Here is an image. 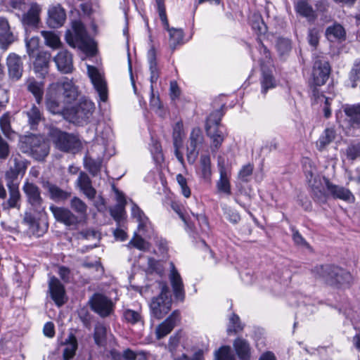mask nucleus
Returning a JSON list of instances; mask_svg holds the SVG:
<instances>
[{
    "mask_svg": "<svg viewBox=\"0 0 360 360\" xmlns=\"http://www.w3.org/2000/svg\"><path fill=\"white\" fill-rule=\"evenodd\" d=\"M77 88L72 79L62 77L56 82L50 84L46 94V106L53 114L63 115L68 109V105L77 96Z\"/></svg>",
    "mask_w": 360,
    "mask_h": 360,
    "instance_id": "f257e3e1",
    "label": "nucleus"
},
{
    "mask_svg": "<svg viewBox=\"0 0 360 360\" xmlns=\"http://www.w3.org/2000/svg\"><path fill=\"white\" fill-rule=\"evenodd\" d=\"M72 29L73 32L68 31L65 34L67 43L74 48L77 47L87 56L95 55L97 51L96 44L87 35L84 25L79 21L74 22Z\"/></svg>",
    "mask_w": 360,
    "mask_h": 360,
    "instance_id": "f03ea898",
    "label": "nucleus"
},
{
    "mask_svg": "<svg viewBox=\"0 0 360 360\" xmlns=\"http://www.w3.org/2000/svg\"><path fill=\"white\" fill-rule=\"evenodd\" d=\"M114 198L117 202L116 207H114V221L117 224V227L114 230V238L117 240L124 241L128 238L126 226L125 205L127 203L124 194L114 187Z\"/></svg>",
    "mask_w": 360,
    "mask_h": 360,
    "instance_id": "7ed1b4c3",
    "label": "nucleus"
},
{
    "mask_svg": "<svg viewBox=\"0 0 360 360\" xmlns=\"http://www.w3.org/2000/svg\"><path fill=\"white\" fill-rule=\"evenodd\" d=\"M94 110V103L84 99L76 105L68 108L65 113V119L75 124H83L89 121Z\"/></svg>",
    "mask_w": 360,
    "mask_h": 360,
    "instance_id": "20e7f679",
    "label": "nucleus"
},
{
    "mask_svg": "<svg viewBox=\"0 0 360 360\" xmlns=\"http://www.w3.org/2000/svg\"><path fill=\"white\" fill-rule=\"evenodd\" d=\"M50 137L56 147L61 151L75 153L81 148V142L76 136L58 129H51Z\"/></svg>",
    "mask_w": 360,
    "mask_h": 360,
    "instance_id": "39448f33",
    "label": "nucleus"
},
{
    "mask_svg": "<svg viewBox=\"0 0 360 360\" xmlns=\"http://www.w3.org/2000/svg\"><path fill=\"white\" fill-rule=\"evenodd\" d=\"M160 295L154 297L150 304L151 314L155 318L160 319L165 316L170 310L172 300L169 296V288L166 283H161Z\"/></svg>",
    "mask_w": 360,
    "mask_h": 360,
    "instance_id": "423d86ee",
    "label": "nucleus"
},
{
    "mask_svg": "<svg viewBox=\"0 0 360 360\" xmlns=\"http://www.w3.org/2000/svg\"><path fill=\"white\" fill-rule=\"evenodd\" d=\"M22 191L26 195L27 201L30 205L31 210L39 214L44 212L45 206L39 188L34 184L26 181L22 186Z\"/></svg>",
    "mask_w": 360,
    "mask_h": 360,
    "instance_id": "0eeeda50",
    "label": "nucleus"
},
{
    "mask_svg": "<svg viewBox=\"0 0 360 360\" xmlns=\"http://www.w3.org/2000/svg\"><path fill=\"white\" fill-rule=\"evenodd\" d=\"M331 68L327 60L319 56L316 58L312 70V82L315 86H322L328 79Z\"/></svg>",
    "mask_w": 360,
    "mask_h": 360,
    "instance_id": "6e6552de",
    "label": "nucleus"
},
{
    "mask_svg": "<svg viewBox=\"0 0 360 360\" xmlns=\"http://www.w3.org/2000/svg\"><path fill=\"white\" fill-rule=\"evenodd\" d=\"M186 148V158L190 164H193L199 153L198 148L204 143V136L200 127L192 129Z\"/></svg>",
    "mask_w": 360,
    "mask_h": 360,
    "instance_id": "1a4fd4ad",
    "label": "nucleus"
},
{
    "mask_svg": "<svg viewBox=\"0 0 360 360\" xmlns=\"http://www.w3.org/2000/svg\"><path fill=\"white\" fill-rule=\"evenodd\" d=\"M87 74L91 82L98 94L100 101L105 102L108 98L106 82L102 72L96 67L86 65Z\"/></svg>",
    "mask_w": 360,
    "mask_h": 360,
    "instance_id": "9d476101",
    "label": "nucleus"
},
{
    "mask_svg": "<svg viewBox=\"0 0 360 360\" xmlns=\"http://www.w3.org/2000/svg\"><path fill=\"white\" fill-rule=\"evenodd\" d=\"M27 143L30 145L31 155L36 160H43L49 154V146L42 138L31 136L27 139Z\"/></svg>",
    "mask_w": 360,
    "mask_h": 360,
    "instance_id": "9b49d317",
    "label": "nucleus"
},
{
    "mask_svg": "<svg viewBox=\"0 0 360 360\" xmlns=\"http://www.w3.org/2000/svg\"><path fill=\"white\" fill-rule=\"evenodd\" d=\"M218 167L220 176L217 182V191L229 195L231 193L229 181L231 172L226 167L224 160L221 157L218 158Z\"/></svg>",
    "mask_w": 360,
    "mask_h": 360,
    "instance_id": "f8f14e48",
    "label": "nucleus"
},
{
    "mask_svg": "<svg viewBox=\"0 0 360 360\" xmlns=\"http://www.w3.org/2000/svg\"><path fill=\"white\" fill-rule=\"evenodd\" d=\"M50 210L58 221L62 222L66 226H75L80 221L79 217L68 208L51 205Z\"/></svg>",
    "mask_w": 360,
    "mask_h": 360,
    "instance_id": "ddd939ff",
    "label": "nucleus"
},
{
    "mask_svg": "<svg viewBox=\"0 0 360 360\" xmlns=\"http://www.w3.org/2000/svg\"><path fill=\"white\" fill-rule=\"evenodd\" d=\"M185 136L184 130V124L181 121L177 122L173 127L172 139L174 148V155L178 161L181 164H184L183 153L180 151L183 145V141Z\"/></svg>",
    "mask_w": 360,
    "mask_h": 360,
    "instance_id": "4468645a",
    "label": "nucleus"
},
{
    "mask_svg": "<svg viewBox=\"0 0 360 360\" xmlns=\"http://www.w3.org/2000/svg\"><path fill=\"white\" fill-rule=\"evenodd\" d=\"M169 264L170 273L169 275V278L172 288L174 295L175 299L182 302L185 297V291L182 278L175 268L174 264L171 262Z\"/></svg>",
    "mask_w": 360,
    "mask_h": 360,
    "instance_id": "2eb2a0df",
    "label": "nucleus"
},
{
    "mask_svg": "<svg viewBox=\"0 0 360 360\" xmlns=\"http://www.w3.org/2000/svg\"><path fill=\"white\" fill-rule=\"evenodd\" d=\"M323 181L326 184V186L328 193L333 198L349 202H354L355 198L348 188L333 184L326 178H324Z\"/></svg>",
    "mask_w": 360,
    "mask_h": 360,
    "instance_id": "dca6fc26",
    "label": "nucleus"
},
{
    "mask_svg": "<svg viewBox=\"0 0 360 360\" xmlns=\"http://www.w3.org/2000/svg\"><path fill=\"white\" fill-rule=\"evenodd\" d=\"M49 291L52 300L58 307L62 306L65 302V290L63 285L60 281L51 276L49 282Z\"/></svg>",
    "mask_w": 360,
    "mask_h": 360,
    "instance_id": "f3484780",
    "label": "nucleus"
},
{
    "mask_svg": "<svg viewBox=\"0 0 360 360\" xmlns=\"http://www.w3.org/2000/svg\"><path fill=\"white\" fill-rule=\"evenodd\" d=\"M56 68L63 74H69L73 71L72 54L66 50L60 51L53 58Z\"/></svg>",
    "mask_w": 360,
    "mask_h": 360,
    "instance_id": "a211bd4d",
    "label": "nucleus"
},
{
    "mask_svg": "<svg viewBox=\"0 0 360 360\" xmlns=\"http://www.w3.org/2000/svg\"><path fill=\"white\" fill-rule=\"evenodd\" d=\"M92 309L101 316L110 314L112 303L106 297L101 294H95L89 300Z\"/></svg>",
    "mask_w": 360,
    "mask_h": 360,
    "instance_id": "6ab92c4d",
    "label": "nucleus"
},
{
    "mask_svg": "<svg viewBox=\"0 0 360 360\" xmlns=\"http://www.w3.org/2000/svg\"><path fill=\"white\" fill-rule=\"evenodd\" d=\"M41 13V6L37 3H32L27 12L22 16V23L27 27H37L40 22Z\"/></svg>",
    "mask_w": 360,
    "mask_h": 360,
    "instance_id": "aec40b11",
    "label": "nucleus"
},
{
    "mask_svg": "<svg viewBox=\"0 0 360 360\" xmlns=\"http://www.w3.org/2000/svg\"><path fill=\"white\" fill-rule=\"evenodd\" d=\"M11 162L13 164L11 165L9 169L5 174L6 183H14V180L19 175H23L27 169L26 162L20 156L13 158Z\"/></svg>",
    "mask_w": 360,
    "mask_h": 360,
    "instance_id": "412c9836",
    "label": "nucleus"
},
{
    "mask_svg": "<svg viewBox=\"0 0 360 360\" xmlns=\"http://www.w3.org/2000/svg\"><path fill=\"white\" fill-rule=\"evenodd\" d=\"M65 20V11L60 5L58 4L49 8L48 11L47 24L50 27H60L64 24Z\"/></svg>",
    "mask_w": 360,
    "mask_h": 360,
    "instance_id": "4be33fe9",
    "label": "nucleus"
},
{
    "mask_svg": "<svg viewBox=\"0 0 360 360\" xmlns=\"http://www.w3.org/2000/svg\"><path fill=\"white\" fill-rule=\"evenodd\" d=\"M75 186L87 198L93 200L95 198L96 191L92 186L90 177L84 172L79 173L75 181Z\"/></svg>",
    "mask_w": 360,
    "mask_h": 360,
    "instance_id": "5701e85b",
    "label": "nucleus"
},
{
    "mask_svg": "<svg viewBox=\"0 0 360 360\" xmlns=\"http://www.w3.org/2000/svg\"><path fill=\"white\" fill-rule=\"evenodd\" d=\"M15 40L7 19L0 17V49L7 50Z\"/></svg>",
    "mask_w": 360,
    "mask_h": 360,
    "instance_id": "b1692460",
    "label": "nucleus"
},
{
    "mask_svg": "<svg viewBox=\"0 0 360 360\" xmlns=\"http://www.w3.org/2000/svg\"><path fill=\"white\" fill-rule=\"evenodd\" d=\"M233 347L239 360H250L252 347L246 339L238 337L233 342Z\"/></svg>",
    "mask_w": 360,
    "mask_h": 360,
    "instance_id": "393cba45",
    "label": "nucleus"
},
{
    "mask_svg": "<svg viewBox=\"0 0 360 360\" xmlns=\"http://www.w3.org/2000/svg\"><path fill=\"white\" fill-rule=\"evenodd\" d=\"M6 65L11 77L15 79H18L21 77L23 67L22 60L18 55L11 53L7 57Z\"/></svg>",
    "mask_w": 360,
    "mask_h": 360,
    "instance_id": "a878e982",
    "label": "nucleus"
},
{
    "mask_svg": "<svg viewBox=\"0 0 360 360\" xmlns=\"http://www.w3.org/2000/svg\"><path fill=\"white\" fill-rule=\"evenodd\" d=\"M309 184L311 188L314 197L321 202H325L327 199V195L325 191L326 184L323 179L319 176H313L311 173V179H309Z\"/></svg>",
    "mask_w": 360,
    "mask_h": 360,
    "instance_id": "bb28decb",
    "label": "nucleus"
},
{
    "mask_svg": "<svg viewBox=\"0 0 360 360\" xmlns=\"http://www.w3.org/2000/svg\"><path fill=\"white\" fill-rule=\"evenodd\" d=\"M179 319V313L174 311L167 319L159 324L155 329V335L160 340L167 335L174 328Z\"/></svg>",
    "mask_w": 360,
    "mask_h": 360,
    "instance_id": "cd10ccee",
    "label": "nucleus"
},
{
    "mask_svg": "<svg viewBox=\"0 0 360 360\" xmlns=\"http://www.w3.org/2000/svg\"><path fill=\"white\" fill-rule=\"evenodd\" d=\"M6 186L9 191V198L6 202L2 204L3 209L5 210H8L11 208H17L19 210L20 207V200L21 195L18 184L11 182L6 183Z\"/></svg>",
    "mask_w": 360,
    "mask_h": 360,
    "instance_id": "c85d7f7f",
    "label": "nucleus"
},
{
    "mask_svg": "<svg viewBox=\"0 0 360 360\" xmlns=\"http://www.w3.org/2000/svg\"><path fill=\"white\" fill-rule=\"evenodd\" d=\"M334 270L333 266H319L313 269L312 273L314 277L330 285H335V278L330 271Z\"/></svg>",
    "mask_w": 360,
    "mask_h": 360,
    "instance_id": "c756f323",
    "label": "nucleus"
},
{
    "mask_svg": "<svg viewBox=\"0 0 360 360\" xmlns=\"http://www.w3.org/2000/svg\"><path fill=\"white\" fill-rule=\"evenodd\" d=\"M42 186L48 191L49 198L56 202L64 201L71 195L70 192L64 191L48 181L43 182Z\"/></svg>",
    "mask_w": 360,
    "mask_h": 360,
    "instance_id": "7c9ffc66",
    "label": "nucleus"
},
{
    "mask_svg": "<svg viewBox=\"0 0 360 360\" xmlns=\"http://www.w3.org/2000/svg\"><path fill=\"white\" fill-rule=\"evenodd\" d=\"M343 111L351 127L360 126V104L345 105L343 107Z\"/></svg>",
    "mask_w": 360,
    "mask_h": 360,
    "instance_id": "2f4dec72",
    "label": "nucleus"
},
{
    "mask_svg": "<svg viewBox=\"0 0 360 360\" xmlns=\"http://www.w3.org/2000/svg\"><path fill=\"white\" fill-rule=\"evenodd\" d=\"M131 215L138 222L139 231L147 232L151 229V224L148 218L136 205L134 204L131 207Z\"/></svg>",
    "mask_w": 360,
    "mask_h": 360,
    "instance_id": "473e14b6",
    "label": "nucleus"
},
{
    "mask_svg": "<svg viewBox=\"0 0 360 360\" xmlns=\"http://www.w3.org/2000/svg\"><path fill=\"white\" fill-rule=\"evenodd\" d=\"M325 35L330 41H342L346 38V32L340 24L334 23L326 28Z\"/></svg>",
    "mask_w": 360,
    "mask_h": 360,
    "instance_id": "72a5a7b5",
    "label": "nucleus"
},
{
    "mask_svg": "<svg viewBox=\"0 0 360 360\" xmlns=\"http://www.w3.org/2000/svg\"><path fill=\"white\" fill-rule=\"evenodd\" d=\"M336 138V131L333 128H326L316 141V146L319 151H322L332 143Z\"/></svg>",
    "mask_w": 360,
    "mask_h": 360,
    "instance_id": "f704fd0d",
    "label": "nucleus"
},
{
    "mask_svg": "<svg viewBox=\"0 0 360 360\" xmlns=\"http://www.w3.org/2000/svg\"><path fill=\"white\" fill-rule=\"evenodd\" d=\"M50 58L51 54L49 53L46 51L39 53L34 62L35 71L41 72L42 75H46L48 72Z\"/></svg>",
    "mask_w": 360,
    "mask_h": 360,
    "instance_id": "c9c22d12",
    "label": "nucleus"
},
{
    "mask_svg": "<svg viewBox=\"0 0 360 360\" xmlns=\"http://www.w3.org/2000/svg\"><path fill=\"white\" fill-rule=\"evenodd\" d=\"M44 84L43 82H38L33 79L27 82V89L34 96L36 102L40 104L44 95Z\"/></svg>",
    "mask_w": 360,
    "mask_h": 360,
    "instance_id": "e433bc0d",
    "label": "nucleus"
},
{
    "mask_svg": "<svg viewBox=\"0 0 360 360\" xmlns=\"http://www.w3.org/2000/svg\"><path fill=\"white\" fill-rule=\"evenodd\" d=\"M148 60L149 63V69L150 71V82L151 85L155 83L159 77V70L156 61V53L153 47L148 52Z\"/></svg>",
    "mask_w": 360,
    "mask_h": 360,
    "instance_id": "4c0bfd02",
    "label": "nucleus"
},
{
    "mask_svg": "<svg viewBox=\"0 0 360 360\" xmlns=\"http://www.w3.org/2000/svg\"><path fill=\"white\" fill-rule=\"evenodd\" d=\"M84 167L93 176H95L103 167V162L100 158L94 159L86 155L84 158Z\"/></svg>",
    "mask_w": 360,
    "mask_h": 360,
    "instance_id": "58836bf2",
    "label": "nucleus"
},
{
    "mask_svg": "<svg viewBox=\"0 0 360 360\" xmlns=\"http://www.w3.org/2000/svg\"><path fill=\"white\" fill-rule=\"evenodd\" d=\"M295 11L309 20L314 19L315 13L312 6L306 0H300L295 5Z\"/></svg>",
    "mask_w": 360,
    "mask_h": 360,
    "instance_id": "ea45409f",
    "label": "nucleus"
},
{
    "mask_svg": "<svg viewBox=\"0 0 360 360\" xmlns=\"http://www.w3.org/2000/svg\"><path fill=\"white\" fill-rule=\"evenodd\" d=\"M222 114L219 110L212 112L207 118L205 124V131L207 134H210L212 131L220 129L219 126L221 120Z\"/></svg>",
    "mask_w": 360,
    "mask_h": 360,
    "instance_id": "a19ab883",
    "label": "nucleus"
},
{
    "mask_svg": "<svg viewBox=\"0 0 360 360\" xmlns=\"http://www.w3.org/2000/svg\"><path fill=\"white\" fill-rule=\"evenodd\" d=\"M260 82L262 86L261 91L264 95L267 93L269 89H274L276 86V82L271 72L269 71H265L264 70H262Z\"/></svg>",
    "mask_w": 360,
    "mask_h": 360,
    "instance_id": "79ce46f5",
    "label": "nucleus"
},
{
    "mask_svg": "<svg viewBox=\"0 0 360 360\" xmlns=\"http://www.w3.org/2000/svg\"><path fill=\"white\" fill-rule=\"evenodd\" d=\"M41 34L45 40L46 46L53 49H59L61 46L62 43L56 33L51 31H41Z\"/></svg>",
    "mask_w": 360,
    "mask_h": 360,
    "instance_id": "37998d69",
    "label": "nucleus"
},
{
    "mask_svg": "<svg viewBox=\"0 0 360 360\" xmlns=\"http://www.w3.org/2000/svg\"><path fill=\"white\" fill-rule=\"evenodd\" d=\"M244 328L243 324L240 322V318L238 315L233 313L229 319L227 325V333L231 335L232 333L237 334L243 331Z\"/></svg>",
    "mask_w": 360,
    "mask_h": 360,
    "instance_id": "c03bdc74",
    "label": "nucleus"
},
{
    "mask_svg": "<svg viewBox=\"0 0 360 360\" xmlns=\"http://www.w3.org/2000/svg\"><path fill=\"white\" fill-rule=\"evenodd\" d=\"M77 349V341L73 335H70L65 342V347L63 351V358L65 360L72 359Z\"/></svg>",
    "mask_w": 360,
    "mask_h": 360,
    "instance_id": "a18cd8bd",
    "label": "nucleus"
},
{
    "mask_svg": "<svg viewBox=\"0 0 360 360\" xmlns=\"http://www.w3.org/2000/svg\"><path fill=\"white\" fill-rule=\"evenodd\" d=\"M330 272L334 274L336 285L349 283L352 281L350 273L342 268L334 266V270Z\"/></svg>",
    "mask_w": 360,
    "mask_h": 360,
    "instance_id": "49530a36",
    "label": "nucleus"
},
{
    "mask_svg": "<svg viewBox=\"0 0 360 360\" xmlns=\"http://www.w3.org/2000/svg\"><path fill=\"white\" fill-rule=\"evenodd\" d=\"M212 140L211 150L216 152L221 146L226 135L221 129L212 131L210 134H207Z\"/></svg>",
    "mask_w": 360,
    "mask_h": 360,
    "instance_id": "de8ad7c7",
    "label": "nucleus"
},
{
    "mask_svg": "<svg viewBox=\"0 0 360 360\" xmlns=\"http://www.w3.org/2000/svg\"><path fill=\"white\" fill-rule=\"evenodd\" d=\"M165 29H167L169 33V47L174 50L177 45L180 44L183 40L184 37V33L182 30L181 29H175L172 28L169 29L167 28L165 26H164Z\"/></svg>",
    "mask_w": 360,
    "mask_h": 360,
    "instance_id": "09e8293b",
    "label": "nucleus"
},
{
    "mask_svg": "<svg viewBox=\"0 0 360 360\" xmlns=\"http://www.w3.org/2000/svg\"><path fill=\"white\" fill-rule=\"evenodd\" d=\"M70 207L81 218L86 217L88 207L79 198H72L70 200Z\"/></svg>",
    "mask_w": 360,
    "mask_h": 360,
    "instance_id": "8fccbe9b",
    "label": "nucleus"
},
{
    "mask_svg": "<svg viewBox=\"0 0 360 360\" xmlns=\"http://www.w3.org/2000/svg\"><path fill=\"white\" fill-rule=\"evenodd\" d=\"M200 171L202 177L205 180H209L212 174L211 160L208 155H202L200 160Z\"/></svg>",
    "mask_w": 360,
    "mask_h": 360,
    "instance_id": "3c124183",
    "label": "nucleus"
},
{
    "mask_svg": "<svg viewBox=\"0 0 360 360\" xmlns=\"http://www.w3.org/2000/svg\"><path fill=\"white\" fill-rule=\"evenodd\" d=\"M349 79L352 82V87H356L357 82L360 81V58L354 60L349 72Z\"/></svg>",
    "mask_w": 360,
    "mask_h": 360,
    "instance_id": "603ef678",
    "label": "nucleus"
},
{
    "mask_svg": "<svg viewBox=\"0 0 360 360\" xmlns=\"http://www.w3.org/2000/svg\"><path fill=\"white\" fill-rule=\"evenodd\" d=\"M29 123L31 125L37 124L43 118L42 113L39 108L33 105L31 108L27 111Z\"/></svg>",
    "mask_w": 360,
    "mask_h": 360,
    "instance_id": "864d4df0",
    "label": "nucleus"
},
{
    "mask_svg": "<svg viewBox=\"0 0 360 360\" xmlns=\"http://www.w3.org/2000/svg\"><path fill=\"white\" fill-rule=\"evenodd\" d=\"M250 23L252 29L258 34H263L266 32V27L261 15L257 14L253 15L251 18Z\"/></svg>",
    "mask_w": 360,
    "mask_h": 360,
    "instance_id": "5fc2aeb1",
    "label": "nucleus"
},
{
    "mask_svg": "<svg viewBox=\"0 0 360 360\" xmlns=\"http://www.w3.org/2000/svg\"><path fill=\"white\" fill-rule=\"evenodd\" d=\"M123 316L127 322L131 324H136L139 323L143 324V323L141 314L137 311L127 309L124 311Z\"/></svg>",
    "mask_w": 360,
    "mask_h": 360,
    "instance_id": "6e6d98bb",
    "label": "nucleus"
},
{
    "mask_svg": "<svg viewBox=\"0 0 360 360\" xmlns=\"http://www.w3.org/2000/svg\"><path fill=\"white\" fill-rule=\"evenodd\" d=\"M215 360H236L229 346H223L215 352Z\"/></svg>",
    "mask_w": 360,
    "mask_h": 360,
    "instance_id": "4d7b16f0",
    "label": "nucleus"
},
{
    "mask_svg": "<svg viewBox=\"0 0 360 360\" xmlns=\"http://www.w3.org/2000/svg\"><path fill=\"white\" fill-rule=\"evenodd\" d=\"M253 169L254 167L251 164L243 165L238 172V179L242 181L248 182L252 174Z\"/></svg>",
    "mask_w": 360,
    "mask_h": 360,
    "instance_id": "13d9d810",
    "label": "nucleus"
},
{
    "mask_svg": "<svg viewBox=\"0 0 360 360\" xmlns=\"http://www.w3.org/2000/svg\"><path fill=\"white\" fill-rule=\"evenodd\" d=\"M106 335V328L102 324H98L95 327L94 340L97 345H102Z\"/></svg>",
    "mask_w": 360,
    "mask_h": 360,
    "instance_id": "bf43d9fd",
    "label": "nucleus"
},
{
    "mask_svg": "<svg viewBox=\"0 0 360 360\" xmlns=\"http://www.w3.org/2000/svg\"><path fill=\"white\" fill-rule=\"evenodd\" d=\"M0 127L4 134L10 138L13 131L10 125V117L7 114H4L0 118Z\"/></svg>",
    "mask_w": 360,
    "mask_h": 360,
    "instance_id": "052dcab7",
    "label": "nucleus"
},
{
    "mask_svg": "<svg viewBox=\"0 0 360 360\" xmlns=\"http://www.w3.org/2000/svg\"><path fill=\"white\" fill-rule=\"evenodd\" d=\"M160 18L167 28H168V20L166 15L165 0H155Z\"/></svg>",
    "mask_w": 360,
    "mask_h": 360,
    "instance_id": "680f3d73",
    "label": "nucleus"
},
{
    "mask_svg": "<svg viewBox=\"0 0 360 360\" xmlns=\"http://www.w3.org/2000/svg\"><path fill=\"white\" fill-rule=\"evenodd\" d=\"M276 48L281 55L288 53L291 49L290 40L283 38L278 39L276 43Z\"/></svg>",
    "mask_w": 360,
    "mask_h": 360,
    "instance_id": "e2e57ef3",
    "label": "nucleus"
},
{
    "mask_svg": "<svg viewBox=\"0 0 360 360\" xmlns=\"http://www.w3.org/2000/svg\"><path fill=\"white\" fill-rule=\"evenodd\" d=\"M320 34L317 29H309L308 32L307 39L309 44L316 49L319 43Z\"/></svg>",
    "mask_w": 360,
    "mask_h": 360,
    "instance_id": "0e129e2a",
    "label": "nucleus"
},
{
    "mask_svg": "<svg viewBox=\"0 0 360 360\" xmlns=\"http://www.w3.org/2000/svg\"><path fill=\"white\" fill-rule=\"evenodd\" d=\"M130 245L140 250H146L149 247L148 243L144 239L137 235H135L134 238L130 240L129 245Z\"/></svg>",
    "mask_w": 360,
    "mask_h": 360,
    "instance_id": "69168bd1",
    "label": "nucleus"
},
{
    "mask_svg": "<svg viewBox=\"0 0 360 360\" xmlns=\"http://www.w3.org/2000/svg\"><path fill=\"white\" fill-rule=\"evenodd\" d=\"M176 179L181 188V193L186 198H188L191 195V190L187 186V181L186 178L181 174H179L176 176Z\"/></svg>",
    "mask_w": 360,
    "mask_h": 360,
    "instance_id": "338daca9",
    "label": "nucleus"
},
{
    "mask_svg": "<svg viewBox=\"0 0 360 360\" xmlns=\"http://www.w3.org/2000/svg\"><path fill=\"white\" fill-rule=\"evenodd\" d=\"M39 41V38L36 37H32L30 39L26 38L25 43L27 47V52L29 54V56H32L34 53V52L38 49Z\"/></svg>",
    "mask_w": 360,
    "mask_h": 360,
    "instance_id": "774afa93",
    "label": "nucleus"
}]
</instances>
